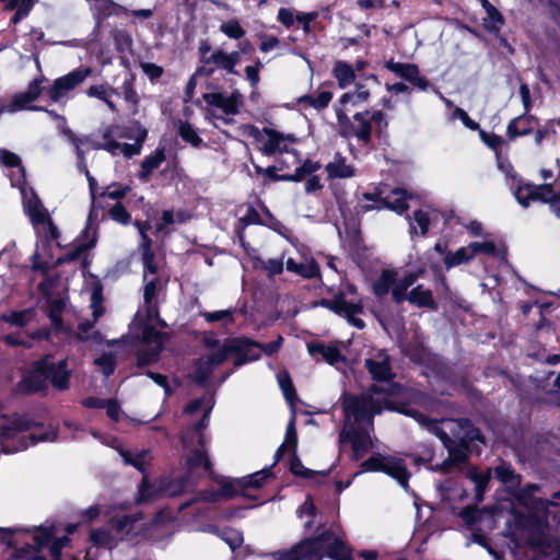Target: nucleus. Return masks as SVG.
<instances>
[{
  "label": "nucleus",
  "mask_w": 560,
  "mask_h": 560,
  "mask_svg": "<svg viewBox=\"0 0 560 560\" xmlns=\"http://www.w3.org/2000/svg\"><path fill=\"white\" fill-rule=\"evenodd\" d=\"M435 436L446 448L448 457L441 464L431 465L430 469L444 475L448 474L452 467L466 464L470 454H480V448L475 445V442L486 443L481 430L468 418L459 419L458 428L452 431V436L443 429H435Z\"/></svg>",
  "instance_id": "f257e3e1"
},
{
  "label": "nucleus",
  "mask_w": 560,
  "mask_h": 560,
  "mask_svg": "<svg viewBox=\"0 0 560 560\" xmlns=\"http://www.w3.org/2000/svg\"><path fill=\"white\" fill-rule=\"evenodd\" d=\"M70 378L71 371L68 369L67 360L54 362L51 357L46 354L32 363L31 370L14 385L13 393L22 396H45L48 381L55 389L65 392L70 387Z\"/></svg>",
  "instance_id": "f03ea898"
},
{
  "label": "nucleus",
  "mask_w": 560,
  "mask_h": 560,
  "mask_svg": "<svg viewBox=\"0 0 560 560\" xmlns=\"http://www.w3.org/2000/svg\"><path fill=\"white\" fill-rule=\"evenodd\" d=\"M92 211L89 214V218L86 220L85 228L81 231L79 236L75 238V245L74 247L67 252L65 255L59 256L52 265H50L47 260H43L40 258V254L38 252V248L35 249L33 255L31 256V262H32V270L34 272L40 271L43 275H47L51 269L60 267L65 264H69L72 261L78 260L85 252L92 249L95 247L97 242L96 236V228H94L92 237L84 242V240L88 237L90 230L92 229Z\"/></svg>",
  "instance_id": "7ed1b4c3"
},
{
  "label": "nucleus",
  "mask_w": 560,
  "mask_h": 560,
  "mask_svg": "<svg viewBox=\"0 0 560 560\" xmlns=\"http://www.w3.org/2000/svg\"><path fill=\"white\" fill-rule=\"evenodd\" d=\"M0 418L10 422L9 424L0 427L1 451L5 454L15 453L27 447V443L24 438L19 441V445H13L19 433L30 431L35 427H43V423L35 422L27 413H2L0 415Z\"/></svg>",
  "instance_id": "20e7f679"
},
{
  "label": "nucleus",
  "mask_w": 560,
  "mask_h": 560,
  "mask_svg": "<svg viewBox=\"0 0 560 560\" xmlns=\"http://www.w3.org/2000/svg\"><path fill=\"white\" fill-rule=\"evenodd\" d=\"M335 114L338 125V133L343 139H357L363 145H368L372 141L373 127L368 119L369 110L358 112L349 117L339 106H335Z\"/></svg>",
  "instance_id": "39448f33"
},
{
  "label": "nucleus",
  "mask_w": 560,
  "mask_h": 560,
  "mask_svg": "<svg viewBox=\"0 0 560 560\" xmlns=\"http://www.w3.org/2000/svg\"><path fill=\"white\" fill-rule=\"evenodd\" d=\"M55 526L44 527L38 526L35 528V533L32 536L33 544L25 542L21 547H16L13 544L12 535L15 530L5 528L2 529L10 536V540L7 541L9 547H13L12 558L14 560H47L44 556H40L39 552L48 547L50 541L54 540L55 536Z\"/></svg>",
  "instance_id": "423d86ee"
},
{
  "label": "nucleus",
  "mask_w": 560,
  "mask_h": 560,
  "mask_svg": "<svg viewBox=\"0 0 560 560\" xmlns=\"http://www.w3.org/2000/svg\"><path fill=\"white\" fill-rule=\"evenodd\" d=\"M256 346H259V341L247 337H228L223 340L219 351L223 355V362L233 354V365L241 368L260 359L261 354Z\"/></svg>",
  "instance_id": "0eeeda50"
},
{
  "label": "nucleus",
  "mask_w": 560,
  "mask_h": 560,
  "mask_svg": "<svg viewBox=\"0 0 560 560\" xmlns=\"http://www.w3.org/2000/svg\"><path fill=\"white\" fill-rule=\"evenodd\" d=\"M342 410L346 421L350 418L354 419V422H372L375 413L381 411L378 404L373 399L371 395H343Z\"/></svg>",
  "instance_id": "6e6552de"
},
{
  "label": "nucleus",
  "mask_w": 560,
  "mask_h": 560,
  "mask_svg": "<svg viewBox=\"0 0 560 560\" xmlns=\"http://www.w3.org/2000/svg\"><path fill=\"white\" fill-rule=\"evenodd\" d=\"M91 74V67H79L69 73L57 78L52 85L46 90V94L54 103H58L69 92L78 88Z\"/></svg>",
  "instance_id": "1a4fd4ad"
},
{
  "label": "nucleus",
  "mask_w": 560,
  "mask_h": 560,
  "mask_svg": "<svg viewBox=\"0 0 560 560\" xmlns=\"http://www.w3.org/2000/svg\"><path fill=\"white\" fill-rule=\"evenodd\" d=\"M223 363V355L220 354L219 350L207 357L197 358L192 361V372L188 374V378L198 387H206L213 374L214 368Z\"/></svg>",
  "instance_id": "9d476101"
},
{
  "label": "nucleus",
  "mask_w": 560,
  "mask_h": 560,
  "mask_svg": "<svg viewBox=\"0 0 560 560\" xmlns=\"http://www.w3.org/2000/svg\"><path fill=\"white\" fill-rule=\"evenodd\" d=\"M340 443H350L352 448L351 459L359 462L370 451L371 439L369 432L354 424L345 428L339 434Z\"/></svg>",
  "instance_id": "9b49d317"
},
{
  "label": "nucleus",
  "mask_w": 560,
  "mask_h": 560,
  "mask_svg": "<svg viewBox=\"0 0 560 560\" xmlns=\"http://www.w3.org/2000/svg\"><path fill=\"white\" fill-rule=\"evenodd\" d=\"M385 68L420 91H427L430 86V81L420 75L419 67L416 63L399 62L392 58L385 62Z\"/></svg>",
  "instance_id": "f8f14e48"
},
{
  "label": "nucleus",
  "mask_w": 560,
  "mask_h": 560,
  "mask_svg": "<svg viewBox=\"0 0 560 560\" xmlns=\"http://www.w3.org/2000/svg\"><path fill=\"white\" fill-rule=\"evenodd\" d=\"M44 81H45V77H43V75L35 78L34 80H32L28 83L26 91L15 94L13 96L10 105L8 106L9 112L14 113L16 110L26 109V108H28L31 110H43V107H40V106H36V105L27 106V105L30 103L36 101L39 97V95L43 92L42 84L44 83Z\"/></svg>",
  "instance_id": "ddd939ff"
},
{
  "label": "nucleus",
  "mask_w": 560,
  "mask_h": 560,
  "mask_svg": "<svg viewBox=\"0 0 560 560\" xmlns=\"http://www.w3.org/2000/svg\"><path fill=\"white\" fill-rule=\"evenodd\" d=\"M202 97L209 106L221 109L228 116L238 114L243 100V95L237 90L229 96L220 92H211L205 93Z\"/></svg>",
  "instance_id": "4468645a"
},
{
  "label": "nucleus",
  "mask_w": 560,
  "mask_h": 560,
  "mask_svg": "<svg viewBox=\"0 0 560 560\" xmlns=\"http://www.w3.org/2000/svg\"><path fill=\"white\" fill-rule=\"evenodd\" d=\"M539 126V119L535 115L521 114L510 120L506 127V136L511 141L520 137H526Z\"/></svg>",
  "instance_id": "2eb2a0df"
},
{
  "label": "nucleus",
  "mask_w": 560,
  "mask_h": 560,
  "mask_svg": "<svg viewBox=\"0 0 560 560\" xmlns=\"http://www.w3.org/2000/svg\"><path fill=\"white\" fill-rule=\"evenodd\" d=\"M433 250L443 256V262L446 270L455 268L462 264L469 262L472 259L468 247H460L456 252L448 249V243L439 241L434 244Z\"/></svg>",
  "instance_id": "dca6fc26"
},
{
  "label": "nucleus",
  "mask_w": 560,
  "mask_h": 560,
  "mask_svg": "<svg viewBox=\"0 0 560 560\" xmlns=\"http://www.w3.org/2000/svg\"><path fill=\"white\" fill-rule=\"evenodd\" d=\"M210 479L219 485L220 494L223 500H232L237 497H243L249 500H256L255 495H252L245 491V489H241L242 481L241 478H229L224 476H217L214 472L210 476Z\"/></svg>",
  "instance_id": "f3484780"
},
{
  "label": "nucleus",
  "mask_w": 560,
  "mask_h": 560,
  "mask_svg": "<svg viewBox=\"0 0 560 560\" xmlns=\"http://www.w3.org/2000/svg\"><path fill=\"white\" fill-rule=\"evenodd\" d=\"M337 538L331 529H326L323 533L305 538L302 541L305 552L308 553V560H318L323 557L324 548Z\"/></svg>",
  "instance_id": "a211bd4d"
},
{
  "label": "nucleus",
  "mask_w": 560,
  "mask_h": 560,
  "mask_svg": "<svg viewBox=\"0 0 560 560\" xmlns=\"http://www.w3.org/2000/svg\"><path fill=\"white\" fill-rule=\"evenodd\" d=\"M307 351L310 355H312L316 360H318L317 357L320 355L322 359L330 365H334L345 360V357L341 354L337 346H327L322 341L308 342Z\"/></svg>",
  "instance_id": "6ab92c4d"
},
{
  "label": "nucleus",
  "mask_w": 560,
  "mask_h": 560,
  "mask_svg": "<svg viewBox=\"0 0 560 560\" xmlns=\"http://www.w3.org/2000/svg\"><path fill=\"white\" fill-rule=\"evenodd\" d=\"M364 366L375 382H390L395 378L388 355H384L381 361L366 359Z\"/></svg>",
  "instance_id": "aec40b11"
},
{
  "label": "nucleus",
  "mask_w": 560,
  "mask_h": 560,
  "mask_svg": "<svg viewBox=\"0 0 560 560\" xmlns=\"http://www.w3.org/2000/svg\"><path fill=\"white\" fill-rule=\"evenodd\" d=\"M384 474L395 479L404 489L409 487L410 472L402 458L387 455Z\"/></svg>",
  "instance_id": "412c9836"
},
{
  "label": "nucleus",
  "mask_w": 560,
  "mask_h": 560,
  "mask_svg": "<svg viewBox=\"0 0 560 560\" xmlns=\"http://www.w3.org/2000/svg\"><path fill=\"white\" fill-rule=\"evenodd\" d=\"M264 133L267 136V141L264 143L261 148V152L265 155H273L276 153L287 152V145L282 144L284 140L294 141V137L292 135L284 136L282 132L272 129V128H264Z\"/></svg>",
  "instance_id": "4be33fe9"
},
{
  "label": "nucleus",
  "mask_w": 560,
  "mask_h": 560,
  "mask_svg": "<svg viewBox=\"0 0 560 560\" xmlns=\"http://www.w3.org/2000/svg\"><path fill=\"white\" fill-rule=\"evenodd\" d=\"M537 186L533 183H525L516 187L514 196L522 207L527 208L530 201H540L550 206V198H547L544 191L536 189Z\"/></svg>",
  "instance_id": "5701e85b"
},
{
  "label": "nucleus",
  "mask_w": 560,
  "mask_h": 560,
  "mask_svg": "<svg viewBox=\"0 0 560 560\" xmlns=\"http://www.w3.org/2000/svg\"><path fill=\"white\" fill-rule=\"evenodd\" d=\"M23 210L34 226L43 222L45 214H49L34 189H31V197L23 200Z\"/></svg>",
  "instance_id": "b1692460"
},
{
  "label": "nucleus",
  "mask_w": 560,
  "mask_h": 560,
  "mask_svg": "<svg viewBox=\"0 0 560 560\" xmlns=\"http://www.w3.org/2000/svg\"><path fill=\"white\" fill-rule=\"evenodd\" d=\"M325 170L329 179L350 178L355 175L354 166L347 164V159L340 152L334 156V161L326 164Z\"/></svg>",
  "instance_id": "393cba45"
},
{
  "label": "nucleus",
  "mask_w": 560,
  "mask_h": 560,
  "mask_svg": "<svg viewBox=\"0 0 560 560\" xmlns=\"http://www.w3.org/2000/svg\"><path fill=\"white\" fill-rule=\"evenodd\" d=\"M166 160L164 147H158L155 151L147 155L140 164L138 177L141 182H148L154 170Z\"/></svg>",
  "instance_id": "a878e982"
},
{
  "label": "nucleus",
  "mask_w": 560,
  "mask_h": 560,
  "mask_svg": "<svg viewBox=\"0 0 560 560\" xmlns=\"http://www.w3.org/2000/svg\"><path fill=\"white\" fill-rule=\"evenodd\" d=\"M185 466L189 475L199 467H202L210 476L214 472L213 464L206 450L192 448L185 458Z\"/></svg>",
  "instance_id": "bb28decb"
},
{
  "label": "nucleus",
  "mask_w": 560,
  "mask_h": 560,
  "mask_svg": "<svg viewBox=\"0 0 560 560\" xmlns=\"http://www.w3.org/2000/svg\"><path fill=\"white\" fill-rule=\"evenodd\" d=\"M408 302L417 307L429 308L432 311H436L439 307L433 298L432 290L425 289L422 284H418L409 291Z\"/></svg>",
  "instance_id": "cd10ccee"
},
{
  "label": "nucleus",
  "mask_w": 560,
  "mask_h": 560,
  "mask_svg": "<svg viewBox=\"0 0 560 560\" xmlns=\"http://www.w3.org/2000/svg\"><path fill=\"white\" fill-rule=\"evenodd\" d=\"M420 276V271H412L406 273L401 279H399V281L396 280V283L392 289V298L396 304H400L405 300H409V293H407V291L417 282Z\"/></svg>",
  "instance_id": "c85d7f7f"
},
{
  "label": "nucleus",
  "mask_w": 560,
  "mask_h": 560,
  "mask_svg": "<svg viewBox=\"0 0 560 560\" xmlns=\"http://www.w3.org/2000/svg\"><path fill=\"white\" fill-rule=\"evenodd\" d=\"M397 280V271L395 269L382 270L378 278L373 282L372 290L376 298H384L394 288Z\"/></svg>",
  "instance_id": "c756f323"
},
{
  "label": "nucleus",
  "mask_w": 560,
  "mask_h": 560,
  "mask_svg": "<svg viewBox=\"0 0 560 560\" xmlns=\"http://www.w3.org/2000/svg\"><path fill=\"white\" fill-rule=\"evenodd\" d=\"M287 270L301 276L304 279H314L319 276L320 268L315 259L310 262H298L293 258H289L285 262Z\"/></svg>",
  "instance_id": "7c9ffc66"
},
{
  "label": "nucleus",
  "mask_w": 560,
  "mask_h": 560,
  "mask_svg": "<svg viewBox=\"0 0 560 560\" xmlns=\"http://www.w3.org/2000/svg\"><path fill=\"white\" fill-rule=\"evenodd\" d=\"M40 224L46 225L44 237L42 240L43 250L49 258H52L51 242L55 241L57 246H61L58 242L60 237V231L49 214H45Z\"/></svg>",
  "instance_id": "2f4dec72"
},
{
  "label": "nucleus",
  "mask_w": 560,
  "mask_h": 560,
  "mask_svg": "<svg viewBox=\"0 0 560 560\" xmlns=\"http://www.w3.org/2000/svg\"><path fill=\"white\" fill-rule=\"evenodd\" d=\"M289 470L295 477H301V478L310 479V478H313L315 476L327 477L331 472L332 466L329 467L326 470H313V469L306 468L302 464V462H301L300 457L298 456L296 452H292V456H291L290 463H289Z\"/></svg>",
  "instance_id": "473e14b6"
},
{
  "label": "nucleus",
  "mask_w": 560,
  "mask_h": 560,
  "mask_svg": "<svg viewBox=\"0 0 560 560\" xmlns=\"http://www.w3.org/2000/svg\"><path fill=\"white\" fill-rule=\"evenodd\" d=\"M332 75L340 89H346L355 81V72L352 65L347 61L337 60L332 67Z\"/></svg>",
  "instance_id": "72a5a7b5"
},
{
  "label": "nucleus",
  "mask_w": 560,
  "mask_h": 560,
  "mask_svg": "<svg viewBox=\"0 0 560 560\" xmlns=\"http://www.w3.org/2000/svg\"><path fill=\"white\" fill-rule=\"evenodd\" d=\"M86 95L104 102L113 113L117 112L116 104L110 100L113 95L120 96L117 89L105 84L91 85L86 90Z\"/></svg>",
  "instance_id": "f704fd0d"
},
{
  "label": "nucleus",
  "mask_w": 560,
  "mask_h": 560,
  "mask_svg": "<svg viewBox=\"0 0 560 560\" xmlns=\"http://www.w3.org/2000/svg\"><path fill=\"white\" fill-rule=\"evenodd\" d=\"M331 312L345 317L347 313H363L361 302L352 303L346 300L345 293L339 291L331 299Z\"/></svg>",
  "instance_id": "c9c22d12"
},
{
  "label": "nucleus",
  "mask_w": 560,
  "mask_h": 560,
  "mask_svg": "<svg viewBox=\"0 0 560 560\" xmlns=\"http://www.w3.org/2000/svg\"><path fill=\"white\" fill-rule=\"evenodd\" d=\"M332 100V92L320 91L317 95L305 94L298 98V104L304 107L308 106L316 110H323L328 107Z\"/></svg>",
  "instance_id": "e433bc0d"
},
{
  "label": "nucleus",
  "mask_w": 560,
  "mask_h": 560,
  "mask_svg": "<svg viewBox=\"0 0 560 560\" xmlns=\"http://www.w3.org/2000/svg\"><path fill=\"white\" fill-rule=\"evenodd\" d=\"M369 98L370 91L366 89V86L362 83H357L355 90L352 92L343 93L335 106H339L341 108H343L347 104H352L353 106H357L359 104L366 102Z\"/></svg>",
  "instance_id": "4c0bfd02"
},
{
  "label": "nucleus",
  "mask_w": 560,
  "mask_h": 560,
  "mask_svg": "<svg viewBox=\"0 0 560 560\" xmlns=\"http://www.w3.org/2000/svg\"><path fill=\"white\" fill-rule=\"evenodd\" d=\"M141 340L145 345H155V347H162L165 340L168 339L167 332L158 330L148 322H142L140 325Z\"/></svg>",
  "instance_id": "58836bf2"
},
{
  "label": "nucleus",
  "mask_w": 560,
  "mask_h": 560,
  "mask_svg": "<svg viewBox=\"0 0 560 560\" xmlns=\"http://www.w3.org/2000/svg\"><path fill=\"white\" fill-rule=\"evenodd\" d=\"M35 317V310L27 307L20 311H11L1 315V320L20 328L25 327Z\"/></svg>",
  "instance_id": "ea45409f"
},
{
  "label": "nucleus",
  "mask_w": 560,
  "mask_h": 560,
  "mask_svg": "<svg viewBox=\"0 0 560 560\" xmlns=\"http://www.w3.org/2000/svg\"><path fill=\"white\" fill-rule=\"evenodd\" d=\"M271 477H275L272 472V466L265 467L259 471L242 477L241 489H245V491L247 489H260L264 486L265 481Z\"/></svg>",
  "instance_id": "a19ab883"
},
{
  "label": "nucleus",
  "mask_w": 560,
  "mask_h": 560,
  "mask_svg": "<svg viewBox=\"0 0 560 560\" xmlns=\"http://www.w3.org/2000/svg\"><path fill=\"white\" fill-rule=\"evenodd\" d=\"M115 126H108L102 135L103 141L93 143L92 148L95 150H104L114 156L118 155L120 153L121 143L115 140Z\"/></svg>",
  "instance_id": "79ce46f5"
},
{
  "label": "nucleus",
  "mask_w": 560,
  "mask_h": 560,
  "mask_svg": "<svg viewBox=\"0 0 560 560\" xmlns=\"http://www.w3.org/2000/svg\"><path fill=\"white\" fill-rule=\"evenodd\" d=\"M468 478L475 483V499L478 502L483 500V495L490 481V474L480 471L477 467L468 470Z\"/></svg>",
  "instance_id": "37998d69"
},
{
  "label": "nucleus",
  "mask_w": 560,
  "mask_h": 560,
  "mask_svg": "<svg viewBox=\"0 0 560 560\" xmlns=\"http://www.w3.org/2000/svg\"><path fill=\"white\" fill-rule=\"evenodd\" d=\"M392 194L396 196L394 200H389L386 198L385 202H383L384 209L392 210L397 214L401 215L409 209V205L407 202L408 192L404 188H394Z\"/></svg>",
  "instance_id": "c03bdc74"
},
{
  "label": "nucleus",
  "mask_w": 560,
  "mask_h": 560,
  "mask_svg": "<svg viewBox=\"0 0 560 560\" xmlns=\"http://www.w3.org/2000/svg\"><path fill=\"white\" fill-rule=\"evenodd\" d=\"M361 200L366 201H373L374 203H365V205H359L357 207L358 213H366L372 210H382L384 209L383 202H385L386 198L382 197V190L377 187L375 188V191L370 192L365 191L361 195Z\"/></svg>",
  "instance_id": "a18cd8bd"
},
{
  "label": "nucleus",
  "mask_w": 560,
  "mask_h": 560,
  "mask_svg": "<svg viewBox=\"0 0 560 560\" xmlns=\"http://www.w3.org/2000/svg\"><path fill=\"white\" fill-rule=\"evenodd\" d=\"M504 24L505 19L503 14L495 7H491V10L487 13V18L483 19L485 30L491 35L498 36Z\"/></svg>",
  "instance_id": "49530a36"
},
{
  "label": "nucleus",
  "mask_w": 560,
  "mask_h": 560,
  "mask_svg": "<svg viewBox=\"0 0 560 560\" xmlns=\"http://www.w3.org/2000/svg\"><path fill=\"white\" fill-rule=\"evenodd\" d=\"M215 533L233 551L240 548L244 542L243 533L231 526L218 528Z\"/></svg>",
  "instance_id": "de8ad7c7"
},
{
  "label": "nucleus",
  "mask_w": 560,
  "mask_h": 560,
  "mask_svg": "<svg viewBox=\"0 0 560 560\" xmlns=\"http://www.w3.org/2000/svg\"><path fill=\"white\" fill-rule=\"evenodd\" d=\"M177 133L184 142L189 143L194 148H200L203 144L202 138L198 135L194 126L188 121L179 122Z\"/></svg>",
  "instance_id": "09e8293b"
},
{
  "label": "nucleus",
  "mask_w": 560,
  "mask_h": 560,
  "mask_svg": "<svg viewBox=\"0 0 560 560\" xmlns=\"http://www.w3.org/2000/svg\"><path fill=\"white\" fill-rule=\"evenodd\" d=\"M320 167L322 164L318 161L306 159L300 166L295 168L293 174H290V180L293 183H300L307 176L315 175L314 173L320 170Z\"/></svg>",
  "instance_id": "8fccbe9b"
},
{
  "label": "nucleus",
  "mask_w": 560,
  "mask_h": 560,
  "mask_svg": "<svg viewBox=\"0 0 560 560\" xmlns=\"http://www.w3.org/2000/svg\"><path fill=\"white\" fill-rule=\"evenodd\" d=\"M135 84L136 75L133 73H129L121 85L124 98L127 103L133 106V113L138 110V105L140 102Z\"/></svg>",
  "instance_id": "3c124183"
},
{
  "label": "nucleus",
  "mask_w": 560,
  "mask_h": 560,
  "mask_svg": "<svg viewBox=\"0 0 560 560\" xmlns=\"http://www.w3.org/2000/svg\"><path fill=\"white\" fill-rule=\"evenodd\" d=\"M162 351H163L162 347H153L150 349L138 350L136 353L137 366L145 368V366L156 363L160 360V355H161Z\"/></svg>",
  "instance_id": "603ef678"
},
{
  "label": "nucleus",
  "mask_w": 560,
  "mask_h": 560,
  "mask_svg": "<svg viewBox=\"0 0 560 560\" xmlns=\"http://www.w3.org/2000/svg\"><path fill=\"white\" fill-rule=\"evenodd\" d=\"M402 413L413 418L419 424L428 428V430L435 435V429H441L438 424V420L432 419L430 416L421 412L415 408H407L402 410Z\"/></svg>",
  "instance_id": "864d4df0"
},
{
  "label": "nucleus",
  "mask_w": 560,
  "mask_h": 560,
  "mask_svg": "<svg viewBox=\"0 0 560 560\" xmlns=\"http://www.w3.org/2000/svg\"><path fill=\"white\" fill-rule=\"evenodd\" d=\"M386 462L387 455L375 454L361 462L360 468L364 472H383Z\"/></svg>",
  "instance_id": "5fc2aeb1"
},
{
  "label": "nucleus",
  "mask_w": 560,
  "mask_h": 560,
  "mask_svg": "<svg viewBox=\"0 0 560 560\" xmlns=\"http://www.w3.org/2000/svg\"><path fill=\"white\" fill-rule=\"evenodd\" d=\"M206 63H213L217 69L225 70L232 74V65H230L228 52L222 48L214 49L207 58Z\"/></svg>",
  "instance_id": "6e6d98bb"
},
{
  "label": "nucleus",
  "mask_w": 560,
  "mask_h": 560,
  "mask_svg": "<svg viewBox=\"0 0 560 560\" xmlns=\"http://www.w3.org/2000/svg\"><path fill=\"white\" fill-rule=\"evenodd\" d=\"M220 31L229 38L235 40L242 39L246 34L245 28L240 24L238 20L236 19H231L226 22H223L220 25Z\"/></svg>",
  "instance_id": "4d7b16f0"
},
{
  "label": "nucleus",
  "mask_w": 560,
  "mask_h": 560,
  "mask_svg": "<svg viewBox=\"0 0 560 560\" xmlns=\"http://www.w3.org/2000/svg\"><path fill=\"white\" fill-rule=\"evenodd\" d=\"M190 475L185 474L170 481L167 485L168 495L172 498L180 497L187 492Z\"/></svg>",
  "instance_id": "13d9d810"
},
{
  "label": "nucleus",
  "mask_w": 560,
  "mask_h": 560,
  "mask_svg": "<svg viewBox=\"0 0 560 560\" xmlns=\"http://www.w3.org/2000/svg\"><path fill=\"white\" fill-rule=\"evenodd\" d=\"M305 551L302 541H300L289 550L278 551L276 560H308V553Z\"/></svg>",
  "instance_id": "bf43d9fd"
},
{
  "label": "nucleus",
  "mask_w": 560,
  "mask_h": 560,
  "mask_svg": "<svg viewBox=\"0 0 560 560\" xmlns=\"http://www.w3.org/2000/svg\"><path fill=\"white\" fill-rule=\"evenodd\" d=\"M494 476L495 479H498L500 482L506 485V483H513L518 476L515 474V470L513 469L512 465L505 462H501L495 468H494Z\"/></svg>",
  "instance_id": "052dcab7"
},
{
  "label": "nucleus",
  "mask_w": 560,
  "mask_h": 560,
  "mask_svg": "<svg viewBox=\"0 0 560 560\" xmlns=\"http://www.w3.org/2000/svg\"><path fill=\"white\" fill-rule=\"evenodd\" d=\"M468 248L472 258L477 254H485L491 257H495L498 255L497 246L493 241L471 242L469 243Z\"/></svg>",
  "instance_id": "680f3d73"
},
{
  "label": "nucleus",
  "mask_w": 560,
  "mask_h": 560,
  "mask_svg": "<svg viewBox=\"0 0 560 560\" xmlns=\"http://www.w3.org/2000/svg\"><path fill=\"white\" fill-rule=\"evenodd\" d=\"M295 415L293 413L290 418V421L287 424L285 429V435H284V442L282 444H285V447L291 452H296L298 448V433L295 428Z\"/></svg>",
  "instance_id": "e2e57ef3"
},
{
  "label": "nucleus",
  "mask_w": 560,
  "mask_h": 560,
  "mask_svg": "<svg viewBox=\"0 0 560 560\" xmlns=\"http://www.w3.org/2000/svg\"><path fill=\"white\" fill-rule=\"evenodd\" d=\"M109 218L115 222L128 225L131 222V214L121 202H116L108 211Z\"/></svg>",
  "instance_id": "0e129e2a"
},
{
  "label": "nucleus",
  "mask_w": 560,
  "mask_h": 560,
  "mask_svg": "<svg viewBox=\"0 0 560 560\" xmlns=\"http://www.w3.org/2000/svg\"><path fill=\"white\" fill-rule=\"evenodd\" d=\"M368 119L372 126L375 125V132L377 137H381L383 131L388 127L386 114L381 109L373 112L369 110Z\"/></svg>",
  "instance_id": "69168bd1"
},
{
  "label": "nucleus",
  "mask_w": 560,
  "mask_h": 560,
  "mask_svg": "<svg viewBox=\"0 0 560 560\" xmlns=\"http://www.w3.org/2000/svg\"><path fill=\"white\" fill-rule=\"evenodd\" d=\"M94 363L101 368L102 373L108 377L114 374L116 369V360L115 357L109 353H103L98 358L95 359Z\"/></svg>",
  "instance_id": "338daca9"
},
{
  "label": "nucleus",
  "mask_w": 560,
  "mask_h": 560,
  "mask_svg": "<svg viewBox=\"0 0 560 560\" xmlns=\"http://www.w3.org/2000/svg\"><path fill=\"white\" fill-rule=\"evenodd\" d=\"M350 551L351 550L347 548L340 538H334V540L327 546L326 555L334 560H340Z\"/></svg>",
  "instance_id": "774afa93"
}]
</instances>
